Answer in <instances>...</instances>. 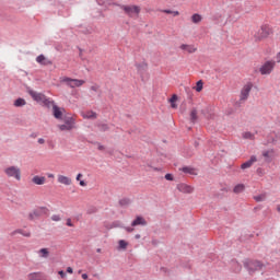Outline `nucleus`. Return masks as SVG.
I'll list each match as a JSON object with an SVG mask.
<instances>
[{"label":"nucleus","mask_w":280,"mask_h":280,"mask_svg":"<svg viewBox=\"0 0 280 280\" xmlns=\"http://www.w3.org/2000/svg\"><path fill=\"white\" fill-rule=\"evenodd\" d=\"M27 93L34 102H37V104H42V106H46V108H51V106H54V101H50L45 94L38 93L34 90H28Z\"/></svg>","instance_id":"nucleus-1"},{"label":"nucleus","mask_w":280,"mask_h":280,"mask_svg":"<svg viewBox=\"0 0 280 280\" xmlns=\"http://www.w3.org/2000/svg\"><path fill=\"white\" fill-rule=\"evenodd\" d=\"M244 268H246L249 275H255V272L264 269V264L258 260H245Z\"/></svg>","instance_id":"nucleus-2"},{"label":"nucleus","mask_w":280,"mask_h":280,"mask_svg":"<svg viewBox=\"0 0 280 280\" xmlns=\"http://www.w3.org/2000/svg\"><path fill=\"white\" fill-rule=\"evenodd\" d=\"M4 174L8 178L21 180V168L19 166H9L4 168Z\"/></svg>","instance_id":"nucleus-3"},{"label":"nucleus","mask_w":280,"mask_h":280,"mask_svg":"<svg viewBox=\"0 0 280 280\" xmlns=\"http://www.w3.org/2000/svg\"><path fill=\"white\" fill-rule=\"evenodd\" d=\"M270 36V27L267 25L261 26L256 34L254 35L255 42L259 43V40H264V38H268Z\"/></svg>","instance_id":"nucleus-4"},{"label":"nucleus","mask_w":280,"mask_h":280,"mask_svg":"<svg viewBox=\"0 0 280 280\" xmlns=\"http://www.w3.org/2000/svg\"><path fill=\"white\" fill-rule=\"evenodd\" d=\"M121 10H124L125 14L128 16H139L141 12V7L139 5H121Z\"/></svg>","instance_id":"nucleus-5"},{"label":"nucleus","mask_w":280,"mask_h":280,"mask_svg":"<svg viewBox=\"0 0 280 280\" xmlns=\"http://www.w3.org/2000/svg\"><path fill=\"white\" fill-rule=\"evenodd\" d=\"M276 65H277V61H272V60L266 61L259 68L260 74L261 75H270L272 73Z\"/></svg>","instance_id":"nucleus-6"},{"label":"nucleus","mask_w":280,"mask_h":280,"mask_svg":"<svg viewBox=\"0 0 280 280\" xmlns=\"http://www.w3.org/2000/svg\"><path fill=\"white\" fill-rule=\"evenodd\" d=\"M61 82H65L67 86H70V89H75L82 86L85 81L80 79H71L69 77H65L61 79Z\"/></svg>","instance_id":"nucleus-7"},{"label":"nucleus","mask_w":280,"mask_h":280,"mask_svg":"<svg viewBox=\"0 0 280 280\" xmlns=\"http://www.w3.org/2000/svg\"><path fill=\"white\" fill-rule=\"evenodd\" d=\"M250 91H253V83L245 84L241 90L240 102H246V100H248V95H250Z\"/></svg>","instance_id":"nucleus-8"},{"label":"nucleus","mask_w":280,"mask_h":280,"mask_svg":"<svg viewBox=\"0 0 280 280\" xmlns=\"http://www.w3.org/2000/svg\"><path fill=\"white\" fill-rule=\"evenodd\" d=\"M47 208L46 207H40L37 208L35 210H33L32 212L28 213V220L34 221L37 218H40V215H43L44 213H47Z\"/></svg>","instance_id":"nucleus-9"},{"label":"nucleus","mask_w":280,"mask_h":280,"mask_svg":"<svg viewBox=\"0 0 280 280\" xmlns=\"http://www.w3.org/2000/svg\"><path fill=\"white\" fill-rule=\"evenodd\" d=\"M36 62H38V65H43L44 67H49V65H54V61L45 57V55L37 56Z\"/></svg>","instance_id":"nucleus-10"},{"label":"nucleus","mask_w":280,"mask_h":280,"mask_svg":"<svg viewBox=\"0 0 280 280\" xmlns=\"http://www.w3.org/2000/svg\"><path fill=\"white\" fill-rule=\"evenodd\" d=\"M178 191L182 194H194V187L187 185V184H178L177 185Z\"/></svg>","instance_id":"nucleus-11"},{"label":"nucleus","mask_w":280,"mask_h":280,"mask_svg":"<svg viewBox=\"0 0 280 280\" xmlns=\"http://www.w3.org/2000/svg\"><path fill=\"white\" fill-rule=\"evenodd\" d=\"M51 106L55 119H62V112L65 110V108L58 107V105H56L55 103Z\"/></svg>","instance_id":"nucleus-12"},{"label":"nucleus","mask_w":280,"mask_h":280,"mask_svg":"<svg viewBox=\"0 0 280 280\" xmlns=\"http://www.w3.org/2000/svg\"><path fill=\"white\" fill-rule=\"evenodd\" d=\"M253 163H257V156L252 155L247 162H244L241 165V170H248V167H253Z\"/></svg>","instance_id":"nucleus-13"},{"label":"nucleus","mask_w":280,"mask_h":280,"mask_svg":"<svg viewBox=\"0 0 280 280\" xmlns=\"http://www.w3.org/2000/svg\"><path fill=\"white\" fill-rule=\"evenodd\" d=\"M145 224H148V221H145L143 217H137L136 220L131 222V226H145Z\"/></svg>","instance_id":"nucleus-14"},{"label":"nucleus","mask_w":280,"mask_h":280,"mask_svg":"<svg viewBox=\"0 0 280 280\" xmlns=\"http://www.w3.org/2000/svg\"><path fill=\"white\" fill-rule=\"evenodd\" d=\"M179 49H182L183 51H187L188 54H195V51H197V48L194 47V45H187V44L180 45Z\"/></svg>","instance_id":"nucleus-15"},{"label":"nucleus","mask_w":280,"mask_h":280,"mask_svg":"<svg viewBox=\"0 0 280 280\" xmlns=\"http://www.w3.org/2000/svg\"><path fill=\"white\" fill-rule=\"evenodd\" d=\"M16 234L23 235V237H32V232H25L22 229L14 230L11 235L14 236Z\"/></svg>","instance_id":"nucleus-16"},{"label":"nucleus","mask_w":280,"mask_h":280,"mask_svg":"<svg viewBox=\"0 0 280 280\" xmlns=\"http://www.w3.org/2000/svg\"><path fill=\"white\" fill-rule=\"evenodd\" d=\"M63 121L66 126L70 127V129L73 130L75 128V119H73V117H65Z\"/></svg>","instance_id":"nucleus-17"},{"label":"nucleus","mask_w":280,"mask_h":280,"mask_svg":"<svg viewBox=\"0 0 280 280\" xmlns=\"http://www.w3.org/2000/svg\"><path fill=\"white\" fill-rule=\"evenodd\" d=\"M46 180L47 178H45V176H38V175H35L32 178V183H34V185H43Z\"/></svg>","instance_id":"nucleus-18"},{"label":"nucleus","mask_w":280,"mask_h":280,"mask_svg":"<svg viewBox=\"0 0 280 280\" xmlns=\"http://www.w3.org/2000/svg\"><path fill=\"white\" fill-rule=\"evenodd\" d=\"M58 183H60L61 185H71V178H69L68 176L65 175H59L58 176Z\"/></svg>","instance_id":"nucleus-19"},{"label":"nucleus","mask_w":280,"mask_h":280,"mask_svg":"<svg viewBox=\"0 0 280 280\" xmlns=\"http://www.w3.org/2000/svg\"><path fill=\"white\" fill-rule=\"evenodd\" d=\"M198 121V109L192 108L190 110V122L196 124Z\"/></svg>","instance_id":"nucleus-20"},{"label":"nucleus","mask_w":280,"mask_h":280,"mask_svg":"<svg viewBox=\"0 0 280 280\" xmlns=\"http://www.w3.org/2000/svg\"><path fill=\"white\" fill-rule=\"evenodd\" d=\"M180 171L184 172V174H190L191 176L196 175V170L190 166H184Z\"/></svg>","instance_id":"nucleus-21"},{"label":"nucleus","mask_w":280,"mask_h":280,"mask_svg":"<svg viewBox=\"0 0 280 280\" xmlns=\"http://www.w3.org/2000/svg\"><path fill=\"white\" fill-rule=\"evenodd\" d=\"M202 22V15L195 13L191 15V23H195L196 25H198V23Z\"/></svg>","instance_id":"nucleus-22"},{"label":"nucleus","mask_w":280,"mask_h":280,"mask_svg":"<svg viewBox=\"0 0 280 280\" xmlns=\"http://www.w3.org/2000/svg\"><path fill=\"white\" fill-rule=\"evenodd\" d=\"M28 280H43V273H40V272L30 273Z\"/></svg>","instance_id":"nucleus-23"},{"label":"nucleus","mask_w":280,"mask_h":280,"mask_svg":"<svg viewBox=\"0 0 280 280\" xmlns=\"http://www.w3.org/2000/svg\"><path fill=\"white\" fill-rule=\"evenodd\" d=\"M84 119H97V113L95 112H88L86 114H83Z\"/></svg>","instance_id":"nucleus-24"},{"label":"nucleus","mask_w":280,"mask_h":280,"mask_svg":"<svg viewBox=\"0 0 280 280\" xmlns=\"http://www.w3.org/2000/svg\"><path fill=\"white\" fill-rule=\"evenodd\" d=\"M25 104H27V102H25L24 98H18V100H15V102H14V106H15L16 108H21V106H25Z\"/></svg>","instance_id":"nucleus-25"},{"label":"nucleus","mask_w":280,"mask_h":280,"mask_svg":"<svg viewBox=\"0 0 280 280\" xmlns=\"http://www.w3.org/2000/svg\"><path fill=\"white\" fill-rule=\"evenodd\" d=\"M128 248V242L120 240L118 242V250H126Z\"/></svg>","instance_id":"nucleus-26"},{"label":"nucleus","mask_w":280,"mask_h":280,"mask_svg":"<svg viewBox=\"0 0 280 280\" xmlns=\"http://www.w3.org/2000/svg\"><path fill=\"white\" fill-rule=\"evenodd\" d=\"M244 189H245L244 184H237V185L234 187L233 191H234V194H242V191H244Z\"/></svg>","instance_id":"nucleus-27"},{"label":"nucleus","mask_w":280,"mask_h":280,"mask_svg":"<svg viewBox=\"0 0 280 280\" xmlns=\"http://www.w3.org/2000/svg\"><path fill=\"white\" fill-rule=\"evenodd\" d=\"M97 128H98V130H100L101 132H106L107 130H109V127H108L107 124H100V125L97 126Z\"/></svg>","instance_id":"nucleus-28"},{"label":"nucleus","mask_w":280,"mask_h":280,"mask_svg":"<svg viewBox=\"0 0 280 280\" xmlns=\"http://www.w3.org/2000/svg\"><path fill=\"white\" fill-rule=\"evenodd\" d=\"M138 71H145V69H148V63L143 62V63H137L136 65Z\"/></svg>","instance_id":"nucleus-29"},{"label":"nucleus","mask_w":280,"mask_h":280,"mask_svg":"<svg viewBox=\"0 0 280 280\" xmlns=\"http://www.w3.org/2000/svg\"><path fill=\"white\" fill-rule=\"evenodd\" d=\"M254 200H256V202H264V200H266V194L255 196Z\"/></svg>","instance_id":"nucleus-30"},{"label":"nucleus","mask_w":280,"mask_h":280,"mask_svg":"<svg viewBox=\"0 0 280 280\" xmlns=\"http://www.w3.org/2000/svg\"><path fill=\"white\" fill-rule=\"evenodd\" d=\"M88 215H93V213H97V208L95 206H91L86 210Z\"/></svg>","instance_id":"nucleus-31"},{"label":"nucleus","mask_w":280,"mask_h":280,"mask_svg":"<svg viewBox=\"0 0 280 280\" xmlns=\"http://www.w3.org/2000/svg\"><path fill=\"white\" fill-rule=\"evenodd\" d=\"M39 253H40L42 257H44V259H47V257H49V249H47V248L39 249Z\"/></svg>","instance_id":"nucleus-32"},{"label":"nucleus","mask_w":280,"mask_h":280,"mask_svg":"<svg viewBox=\"0 0 280 280\" xmlns=\"http://www.w3.org/2000/svg\"><path fill=\"white\" fill-rule=\"evenodd\" d=\"M164 14H173V16H178L180 12L178 11H172L170 9L163 10Z\"/></svg>","instance_id":"nucleus-33"},{"label":"nucleus","mask_w":280,"mask_h":280,"mask_svg":"<svg viewBox=\"0 0 280 280\" xmlns=\"http://www.w3.org/2000/svg\"><path fill=\"white\" fill-rule=\"evenodd\" d=\"M119 205L120 207H128V205H130V199H120Z\"/></svg>","instance_id":"nucleus-34"},{"label":"nucleus","mask_w":280,"mask_h":280,"mask_svg":"<svg viewBox=\"0 0 280 280\" xmlns=\"http://www.w3.org/2000/svg\"><path fill=\"white\" fill-rule=\"evenodd\" d=\"M243 138L253 140L255 139V136L250 131H247L243 133Z\"/></svg>","instance_id":"nucleus-35"},{"label":"nucleus","mask_w":280,"mask_h":280,"mask_svg":"<svg viewBox=\"0 0 280 280\" xmlns=\"http://www.w3.org/2000/svg\"><path fill=\"white\" fill-rule=\"evenodd\" d=\"M202 86H203V83H202V80H199L198 82H197V85H196V91H197V93H200V91H202Z\"/></svg>","instance_id":"nucleus-36"},{"label":"nucleus","mask_w":280,"mask_h":280,"mask_svg":"<svg viewBox=\"0 0 280 280\" xmlns=\"http://www.w3.org/2000/svg\"><path fill=\"white\" fill-rule=\"evenodd\" d=\"M59 130L65 131V130H72L71 127H69L68 125L63 124V125H59L58 126Z\"/></svg>","instance_id":"nucleus-37"},{"label":"nucleus","mask_w":280,"mask_h":280,"mask_svg":"<svg viewBox=\"0 0 280 280\" xmlns=\"http://www.w3.org/2000/svg\"><path fill=\"white\" fill-rule=\"evenodd\" d=\"M234 272H242V265H240L238 262H234Z\"/></svg>","instance_id":"nucleus-38"},{"label":"nucleus","mask_w":280,"mask_h":280,"mask_svg":"<svg viewBox=\"0 0 280 280\" xmlns=\"http://www.w3.org/2000/svg\"><path fill=\"white\" fill-rule=\"evenodd\" d=\"M51 220H52V222H60L61 218H60L59 214H54V215L51 217Z\"/></svg>","instance_id":"nucleus-39"},{"label":"nucleus","mask_w":280,"mask_h":280,"mask_svg":"<svg viewBox=\"0 0 280 280\" xmlns=\"http://www.w3.org/2000/svg\"><path fill=\"white\" fill-rule=\"evenodd\" d=\"M178 101V95L174 94L171 98H170V102L171 104H174V102H177Z\"/></svg>","instance_id":"nucleus-40"},{"label":"nucleus","mask_w":280,"mask_h":280,"mask_svg":"<svg viewBox=\"0 0 280 280\" xmlns=\"http://www.w3.org/2000/svg\"><path fill=\"white\" fill-rule=\"evenodd\" d=\"M234 113H235V109H233L232 107L225 110V115H233Z\"/></svg>","instance_id":"nucleus-41"},{"label":"nucleus","mask_w":280,"mask_h":280,"mask_svg":"<svg viewBox=\"0 0 280 280\" xmlns=\"http://www.w3.org/2000/svg\"><path fill=\"white\" fill-rule=\"evenodd\" d=\"M91 91H94L95 93H97V91H100V85L97 84L92 85Z\"/></svg>","instance_id":"nucleus-42"},{"label":"nucleus","mask_w":280,"mask_h":280,"mask_svg":"<svg viewBox=\"0 0 280 280\" xmlns=\"http://www.w3.org/2000/svg\"><path fill=\"white\" fill-rule=\"evenodd\" d=\"M165 179H166V180H174V175L167 173V174L165 175Z\"/></svg>","instance_id":"nucleus-43"},{"label":"nucleus","mask_w":280,"mask_h":280,"mask_svg":"<svg viewBox=\"0 0 280 280\" xmlns=\"http://www.w3.org/2000/svg\"><path fill=\"white\" fill-rule=\"evenodd\" d=\"M262 156H265V159H269L270 158V151H264Z\"/></svg>","instance_id":"nucleus-44"},{"label":"nucleus","mask_w":280,"mask_h":280,"mask_svg":"<svg viewBox=\"0 0 280 280\" xmlns=\"http://www.w3.org/2000/svg\"><path fill=\"white\" fill-rule=\"evenodd\" d=\"M58 275L61 277V279H65V277H67V273L63 270H60Z\"/></svg>","instance_id":"nucleus-45"},{"label":"nucleus","mask_w":280,"mask_h":280,"mask_svg":"<svg viewBox=\"0 0 280 280\" xmlns=\"http://www.w3.org/2000/svg\"><path fill=\"white\" fill-rule=\"evenodd\" d=\"M96 3H98V5H104L106 3V0H96Z\"/></svg>","instance_id":"nucleus-46"},{"label":"nucleus","mask_w":280,"mask_h":280,"mask_svg":"<svg viewBox=\"0 0 280 280\" xmlns=\"http://www.w3.org/2000/svg\"><path fill=\"white\" fill-rule=\"evenodd\" d=\"M67 226H73V222H71V219H67Z\"/></svg>","instance_id":"nucleus-47"},{"label":"nucleus","mask_w":280,"mask_h":280,"mask_svg":"<svg viewBox=\"0 0 280 280\" xmlns=\"http://www.w3.org/2000/svg\"><path fill=\"white\" fill-rule=\"evenodd\" d=\"M67 272H68L69 275H73V268L68 267V268H67Z\"/></svg>","instance_id":"nucleus-48"},{"label":"nucleus","mask_w":280,"mask_h":280,"mask_svg":"<svg viewBox=\"0 0 280 280\" xmlns=\"http://www.w3.org/2000/svg\"><path fill=\"white\" fill-rule=\"evenodd\" d=\"M79 185H80L81 187H86V182L80 180Z\"/></svg>","instance_id":"nucleus-49"},{"label":"nucleus","mask_w":280,"mask_h":280,"mask_svg":"<svg viewBox=\"0 0 280 280\" xmlns=\"http://www.w3.org/2000/svg\"><path fill=\"white\" fill-rule=\"evenodd\" d=\"M37 142H38L40 145H43V143H45V139L39 138V139L37 140Z\"/></svg>","instance_id":"nucleus-50"},{"label":"nucleus","mask_w":280,"mask_h":280,"mask_svg":"<svg viewBox=\"0 0 280 280\" xmlns=\"http://www.w3.org/2000/svg\"><path fill=\"white\" fill-rule=\"evenodd\" d=\"M126 231H127L128 233H132V231H135V229H133V228H126Z\"/></svg>","instance_id":"nucleus-51"},{"label":"nucleus","mask_w":280,"mask_h":280,"mask_svg":"<svg viewBox=\"0 0 280 280\" xmlns=\"http://www.w3.org/2000/svg\"><path fill=\"white\" fill-rule=\"evenodd\" d=\"M82 279H84V280H86V279H89V275H86V273H82Z\"/></svg>","instance_id":"nucleus-52"},{"label":"nucleus","mask_w":280,"mask_h":280,"mask_svg":"<svg viewBox=\"0 0 280 280\" xmlns=\"http://www.w3.org/2000/svg\"><path fill=\"white\" fill-rule=\"evenodd\" d=\"M171 106H172L173 108H178V105H176V103H171Z\"/></svg>","instance_id":"nucleus-53"},{"label":"nucleus","mask_w":280,"mask_h":280,"mask_svg":"<svg viewBox=\"0 0 280 280\" xmlns=\"http://www.w3.org/2000/svg\"><path fill=\"white\" fill-rule=\"evenodd\" d=\"M82 174L81 173H79L78 175H77V180H80V178H82Z\"/></svg>","instance_id":"nucleus-54"},{"label":"nucleus","mask_w":280,"mask_h":280,"mask_svg":"<svg viewBox=\"0 0 280 280\" xmlns=\"http://www.w3.org/2000/svg\"><path fill=\"white\" fill-rule=\"evenodd\" d=\"M136 240H141V234H136Z\"/></svg>","instance_id":"nucleus-55"},{"label":"nucleus","mask_w":280,"mask_h":280,"mask_svg":"<svg viewBox=\"0 0 280 280\" xmlns=\"http://www.w3.org/2000/svg\"><path fill=\"white\" fill-rule=\"evenodd\" d=\"M235 106H236V108H240L241 103H240V102H236V103H235Z\"/></svg>","instance_id":"nucleus-56"},{"label":"nucleus","mask_w":280,"mask_h":280,"mask_svg":"<svg viewBox=\"0 0 280 280\" xmlns=\"http://www.w3.org/2000/svg\"><path fill=\"white\" fill-rule=\"evenodd\" d=\"M98 150H105L104 145L100 144Z\"/></svg>","instance_id":"nucleus-57"},{"label":"nucleus","mask_w":280,"mask_h":280,"mask_svg":"<svg viewBox=\"0 0 280 280\" xmlns=\"http://www.w3.org/2000/svg\"><path fill=\"white\" fill-rule=\"evenodd\" d=\"M48 178H54V174H49V175H48Z\"/></svg>","instance_id":"nucleus-58"},{"label":"nucleus","mask_w":280,"mask_h":280,"mask_svg":"<svg viewBox=\"0 0 280 280\" xmlns=\"http://www.w3.org/2000/svg\"><path fill=\"white\" fill-rule=\"evenodd\" d=\"M96 252H97V253H102V248H97Z\"/></svg>","instance_id":"nucleus-59"},{"label":"nucleus","mask_w":280,"mask_h":280,"mask_svg":"<svg viewBox=\"0 0 280 280\" xmlns=\"http://www.w3.org/2000/svg\"><path fill=\"white\" fill-rule=\"evenodd\" d=\"M277 211H279V213H280V206H277Z\"/></svg>","instance_id":"nucleus-60"},{"label":"nucleus","mask_w":280,"mask_h":280,"mask_svg":"<svg viewBox=\"0 0 280 280\" xmlns=\"http://www.w3.org/2000/svg\"><path fill=\"white\" fill-rule=\"evenodd\" d=\"M79 51H80V56H82V48H80Z\"/></svg>","instance_id":"nucleus-61"},{"label":"nucleus","mask_w":280,"mask_h":280,"mask_svg":"<svg viewBox=\"0 0 280 280\" xmlns=\"http://www.w3.org/2000/svg\"><path fill=\"white\" fill-rule=\"evenodd\" d=\"M31 137H36V136L33 133V135H31Z\"/></svg>","instance_id":"nucleus-62"}]
</instances>
